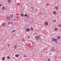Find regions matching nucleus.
Masks as SVG:
<instances>
[{
    "mask_svg": "<svg viewBox=\"0 0 61 61\" xmlns=\"http://www.w3.org/2000/svg\"><path fill=\"white\" fill-rule=\"evenodd\" d=\"M40 38V36H36L35 37V38L36 40H38Z\"/></svg>",
    "mask_w": 61,
    "mask_h": 61,
    "instance_id": "f257e3e1",
    "label": "nucleus"
},
{
    "mask_svg": "<svg viewBox=\"0 0 61 61\" xmlns=\"http://www.w3.org/2000/svg\"><path fill=\"white\" fill-rule=\"evenodd\" d=\"M52 40L54 42H56L58 40L57 39H52Z\"/></svg>",
    "mask_w": 61,
    "mask_h": 61,
    "instance_id": "f03ea898",
    "label": "nucleus"
},
{
    "mask_svg": "<svg viewBox=\"0 0 61 61\" xmlns=\"http://www.w3.org/2000/svg\"><path fill=\"white\" fill-rule=\"evenodd\" d=\"M26 31L27 32H29L30 31V29L28 28L26 29Z\"/></svg>",
    "mask_w": 61,
    "mask_h": 61,
    "instance_id": "7ed1b4c3",
    "label": "nucleus"
},
{
    "mask_svg": "<svg viewBox=\"0 0 61 61\" xmlns=\"http://www.w3.org/2000/svg\"><path fill=\"white\" fill-rule=\"evenodd\" d=\"M19 55L18 54H16L15 55V57H18L19 56Z\"/></svg>",
    "mask_w": 61,
    "mask_h": 61,
    "instance_id": "20e7f679",
    "label": "nucleus"
},
{
    "mask_svg": "<svg viewBox=\"0 0 61 61\" xmlns=\"http://www.w3.org/2000/svg\"><path fill=\"white\" fill-rule=\"evenodd\" d=\"M55 8L56 9V10H58V7L57 6H56V7H55Z\"/></svg>",
    "mask_w": 61,
    "mask_h": 61,
    "instance_id": "39448f33",
    "label": "nucleus"
},
{
    "mask_svg": "<svg viewBox=\"0 0 61 61\" xmlns=\"http://www.w3.org/2000/svg\"><path fill=\"white\" fill-rule=\"evenodd\" d=\"M51 51H55V49H54V48H52L51 50Z\"/></svg>",
    "mask_w": 61,
    "mask_h": 61,
    "instance_id": "423d86ee",
    "label": "nucleus"
},
{
    "mask_svg": "<svg viewBox=\"0 0 61 61\" xmlns=\"http://www.w3.org/2000/svg\"><path fill=\"white\" fill-rule=\"evenodd\" d=\"M11 0H8L7 1L8 3H11Z\"/></svg>",
    "mask_w": 61,
    "mask_h": 61,
    "instance_id": "0eeeda50",
    "label": "nucleus"
},
{
    "mask_svg": "<svg viewBox=\"0 0 61 61\" xmlns=\"http://www.w3.org/2000/svg\"><path fill=\"white\" fill-rule=\"evenodd\" d=\"M20 15L22 16H24V15L22 13H21L20 14Z\"/></svg>",
    "mask_w": 61,
    "mask_h": 61,
    "instance_id": "6e6552de",
    "label": "nucleus"
},
{
    "mask_svg": "<svg viewBox=\"0 0 61 61\" xmlns=\"http://www.w3.org/2000/svg\"><path fill=\"white\" fill-rule=\"evenodd\" d=\"M7 20H9L10 18H9V17L8 16L7 17Z\"/></svg>",
    "mask_w": 61,
    "mask_h": 61,
    "instance_id": "1a4fd4ad",
    "label": "nucleus"
},
{
    "mask_svg": "<svg viewBox=\"0 0 61 61\" xmlns=\"http://www.w3.org/2000/svg\"><path fill=\"white\" fill-rule=\"evenodd\" d=\"M14 49H16V48L17 47V46H14Z\"/></svg>",
    "mask_w": 61,
    "mask_h": 61,
    "instance_id": "9d476101",
    "label": "nucleus"
},
{
    "mask_svg": "<svg viewBox=\"0 0 61 61\" xmlns=\"http://www.w3.org/2000/svg\"><path fill=\"white\" fill-rule=\"evenodd\" d=\"M53 14H54V15H55V14H56V12L55 11H53Z\"/></svg>",
    "mask_w": 61,
    "mask_h": 61,
    "instance_id": "9b49d317",
    "label": "nucleus"
},
{
    "mask_svg": "<svg viewBox=\"0 0 61 61\" xmlns=\"http://www.w3.org/2000/svg\"><path fill=\"white\" fill-rule=\"evenodd\" d=\"M45 25H48V23H47V22H46L45 23Z\"/></svg>",
    "mask_w": 61,
    "mask_h": 61,
    "instance_id": "f8f14e48",
    "label": "nucleus"
},
{
    "mask_svg": "<svg viewBox=\"0 0 61 61\" xmlns=\"http://www.w3.org/2000/svg\"><path fill=\"white\" fill-rule=\"evenodd\" d=\"M2 60H5V58L4 57H3L2 58Z\"/></svg>",
    "mask_w": 61,
    "mask_h": 61,
    "instance_id": "ddd939ff",
    "label": "nucleus"
},
{
    "mask_svg": "<svg viewBox=\"0 0 61 61\" xmlns=\"http://www.w3.org/2000/svg\"><path fill=\"white\" fill-rule=\"evenodd\" d=\"M2 25L3 26H5V23H4L3 24H2Z\"/></svg>",
    "mask_w": 61,
    "mask_h": 61,
    "instance_id": "4468645a",
    "label": "nucleus"
},
{
    "mask_svg": "<svg viewBox=\"0 0 61 61\" xmlns=\"http://www.w3.org/2000/svg\"><path fill=\"white\" fill-rule=\"evenodd\" d=\"M33 29H34V28H33L32 27L31 28V31H32L33 30Z\"/></svg>",
    "mask_w": 61,
    "mask_h": 61,
    "instance_id": "2eb2a0df",
    "label": "nucleus"
},
{
    "mask_svg": "<svg viewBox=\"0 0 61 61\" xmlns=\"http://www.w3.org/2000/svg\"><path fill=\"white\" fill-rule=\"evenodd\" d=\"M57 26H58V27L59 26L60 27H61V24L58 25H57Z\"/></svg>",
    "mask_w": 61,
    "mask_h": 61,
    "instance_id": "dca6fc26",
    "label": "nucleus"
},
{
    "mask_svg": "<svg viewBox=\"0 0 61 61\" xmlns=\"http://www.w3.org/2000/svg\"><path fill=\"white\" fill-rule=\"evenodd\" d=\"M5 7L4 6L2 8V10H4V9H5Z\"/></svg>",
    "mask_w": 61,
    "mask_h": 61,
    "instance_id": "f3484780",
    "label": "nucleus"
},
{
    "mask_svg": "<svg viewBox=\"0 0 61 61\" xmlns=\"http://www.w3.org/2000/svg\"><path fill=\"white\" fill-rule=\"evenodd\" d=\"M57 38L58 39H60V36H58L57 37Z\"/></svg>",
    "mask_w": 61,
    "mask_h": 61,
    "instance_id": "a211bd4d",
    "label": "nucleus"
},
{
    "mask_svg": "<svg viewBox=\"0 0 61 61\" xmlns=\"http://www.w3.org/2000/svg\"><path fill=\"white\" fill-rule=\"evenodd\" d=\"M27 15L26 14H25L24 15V16H25V17H26L27 16Z\"/></svg>",
    "mask_w": 61,
    "mask_h": 61,
    "instance_id": "6ab92c4d",
    "label": "nucleus"
},
{
    "mask_svg": "<svg viewBox=\"0 0 61 61\" xmlns=\"http://www.w3.org/2000/svg\"><path fill=\"white\" fill-rule=\"evenodd\" d=\"M15 30H14L12 31V33H13V32H15Z\"/></svg>",
    "mask_w": 61,
    "mask_h": 61,
    "instance_id": "aec40b11",
    "label": "nucleus"
},
{
    "mask_svg": "<svg viewBox=\"0 0 61 61\" xmlns=\"http://www.w3.org/2000/svg\"><path fill=\"white\" fill-rule=\"evenodd\" d=\"M7 58L8 59H9V58H10V57H9V56H7Z\"/></svg>",
    "mask_w": 61,
    "mask_h": 61,
    "instance_id": "412c9836",
    "label": "nucleus"
},
{
    "mask_svg": "<svg viewBox=\"0 0 61 61\" xmlns=\"http://www.w3.org/2000/svg\"><path fill=\"white\" fill-rule=\"evenodd\" d=\"M48 61H50V59L49 58L48 59Z\"/></svg>",
    "mask_w": 61,
    "mask_h": 61,
    "instance_id": "4be33fe9",
    "label": "nucleus"
},
{
    "mask_svg": "<svg viewBox=\"0 0 61 61\" xmlns=\"http://www.w3.org/2000/svg\"><path fill=\"white\" fill-rule=\"evenodd\" d=\"M55 31H57V29L55 28Z\"/></svg>",
    "mask_w": 61,
    "mask_h": 61,
    "instance_id": "5701e85b",
    "label": "nucleus"
},
{
    "mask_svg": "<svg viewBox=\"0 0 61 61\" xmlns=\"http://www.w3.org/2000/svg\"><path fill=\"white\" fill-rule=\"evenodd\" d=\"M23 56H24V57H26V56L24 55Z\"/></svg>",
    "mask_w": 61,
    "mask_h": 61,
    "instance_id": "b1692460",
    "label": "nucleus"
},
{
    "mask_svg": "<svg viewBox=\"0 0 61 61\" xmlns=\"http://www.w3.org/2000/svg\"><path fill=\"white\" fill-rule=\"evenodd\" d=\"M46 5L47 6H48V5H49L48 4H46Z\"/></svg>",
    "mask_w": 61,
    "mask_h": 61,
    "instance_id": "393cba45",
    "label": "nucleus"
},
{
    "mask_svg": "<svg viewBox=\"0 0 61 61\" xmlns=\"http://www.w3.org/2000/svg\"><path fill=\"white\" fill-rule=\"evenodd\" d=\"M53 21L54 22H56V20H53Z\"/></svg>",
    "mask_w": 61,
    "mask_h": 61,
    "instance_id": "a878e982",
    "label": "nucleus"
},
{
    "mask_svg": "<svg viewBox=\"0 0 61 61\" xmlns=\"http://www.w3.org/2000/svg\"><path fill=\"white\" fill-rule=\"evenodd\" d=\"M8 23H9V24H11V22H9Z\"/></svg>",
    "mask_w": 61,
    "mask_h": 61,
    "instance_id": "bb28decb",
    "label": "nucleus"
},
{
    "mask_svg": "<svg viewBox=\"0 0 61 61\" xmlns=\"http://www.w3.org/2000/svg\"><path fill=\"white\" fill-rule=\"evenodd\" d=\"M11 17H13V15H11Z\"/></svg>",
    "mask_w": 61,
    "mask_h": 61,
    "instance_id": "cd10ccee",
    "label": "nucleus"
},
{
    "mask_svg": "<svg viewBox=\"0 0 61 61\" xmlns=\"http://www.w3.org/2000/svg\"><path fill=\"white\" fill-rule=\"evenodd\" d=\"M28 38H30V37L29 36H28Z\"/></svg>",
    "mask_w": 61,
    "mask_h": 61,
    "instance_id": "c85d7f7f",
    "label": "nucleus"
},
{
    "mask_svg": "<svg viewBox=\"0 0 61 61\" xmlns=\"http://www.w3.org/2000/svg\"><path fill=\"white\" fill-rule=\"evenodd\" d=\"M2 6V5L1 4H0V6Z\"/></svg>",
    "mask_w": 61,
    "mask_h": 61,
    "instance_id": "c756f323",
    "label": "nucleus"
},
{
    "mask_svg": "<svg viewBox=\"0 0 61 61\" xmlns=\"http://www.w3.org/2000/svg\"><path fill=\"white\" fill-rule=\"evenodd\" d=\"M23 41L24 42V41H25V40L23 39Z\"/></svg>",
    "mask_w": 61,
    "mask_h": 61,
    "instance_id": "7c9ffc66",
    "label": "nucleus"
},
{
    "mask_svg": "<svg viewBox=\"0 0 61 61\" xmlns=\"http://www.w3.org/2000/svg\"><path fill=\"white\" fill-rule=\"evenodd\" d=\"M31 43L32 44H34V43H33V42H32Z\"/></svg>",
    "mask_w": 61,
    "mask_h": 61,
    "instance_id": "2f4dec72",
    "label": "nucleus"
},
{
    "mask_svg": "<svg viewBox=\"0 0 61 61\" xmlns=\"http://www.w3.org/2000/svg\"><path fill=\"white\" fill-rule=\"evenodd\" d=\"M44 50H46V49L45 48H44Z\"/></svg>",
    "mask_w": 61,
    "mask_h": 61,
    "instance_id": "473e14b6",
    "label": "nucleus"
},
{
    "mask_svg": "<svg viewBox=\"0 0 61 61\" xmlns=\"http://www.w3.org/2000/svg\"><path fill=\"white\" fill-rule=\"evenodd\" d=\"M8 46H10V45L9 44H8Z\"/></svg>",
    "mask_w": 61,
    "mask_h": 61,
    "instance_id": "72a5a7b5",
    "label": "nucleus"
},
{
    "mask_svg": "<svg viewBox=\"0 0 61 61\" xmlns=\"http://www.w3.org/2000/svg\"><path fill=\"white\" fill-rule=\"evenodd\" d=\"M27 17H28H28H29V16H27Z\"/></svg>",
    "mask_w": 61,
    "mask_h": 61,
    "instance_id": "f704fd0d",
    "label": "nucleus"
},
{
    "mask_svg": "<svg viewBox=\"0 0 61 61\" xmlns=\"http://www.w3.org/2000/svg\"><path fill=\"white\" fill-rule=\"evenodd\" d=\"M13 59H15V58L14 57H13Z\"/></svg>",
    "mask_w": 61,
    "mask_h": 61,
    "instance_id": "c9c22d12",
    "label": "nucleus"
},
{
    "mask_svg": "<svg viewBox=\"0 0 61 61\" xmlns=\"http://www.w3.org/2000/svg\"><path fill=\"white\" fill-rule=\"evenodd\" d=\"M32 9H34V8H32Z\"/></svg>",
    "mask_w": 61,
    "mask_h": 61,
    "instance_id": "e433bc0d",
    "label": "nucleus"
},
{
    "mask_svg": "<svg viewBox=\"0 0 61 61\" xmlns=\"http://www.w3.org/2000/svg\"><path fill=\"white\" fill-rule=\"evenodd\" d=\"M22 5H23V3H22Z\"/></svg>",
    "mask_w": 61,
    "mask_h": 61,
    "instance_id": "4c0bfd02",
    "label": "nucleus"
},
{
    "mask_svg": "<svg viewBox=\"0 0 61 61\" xmlns=\"http://www.w3.org/2000/svg\"><path fill=\"white\" fill-rule=\"evenodd\" d=\"M58 61V60H57V61Z\"/></svg>",
    "mask_w": 61,
    "mask_h": 61,
    "instance_id": "58836bf2",
    "label": "nucleus"
}]
</instances>
